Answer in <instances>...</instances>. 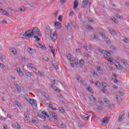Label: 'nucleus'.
I'll list each match as a JSON object with an SVG mask.
<instances>
[{"instance_id": "nucleus-1", "label": "nucleus", "mask_w": 129, "mask_h": 129, "mask_svg": "<svg viewBox=\"0 0 129 129\" xmlns=\"http://www.w3.org/2000/svg\"><path fill=\"white\" fill-rule=\"evenodd\" d=\"M25 34H23V37H28V38H33L34 35L42 37V33L40 32V29L38 27H34L31 30H29L25 32Z\"/></svg>"}, {"instance_id": "nucleus-2", "label": "nucleus", "mask_w": 129, "mask_h": 129, "mask_svg": "<svg viewBox=\"0 0 129 129\" xmlns=\"http://www.w3.org/2000/svg\"><path fill=\"white\" fill-rule=\"evenodd\" d=\"M98 51L99 52H100V53H101V54H102L103 57L105 58V59H106V60H108L109 62H111V63H112V62H113V61L110 60V58H108V57L110 56V53L102 49H98Z\"/></svg>"}, {"instance_id": "nucleus-3", "label": "nucleus", "mask_w": 129, "mask_h": 129, "mask_svg": "<svg viewBox=\"0 0 129 129\" xmlns=\"http://www.w3.org/2000/svg\"><path fill=\"white\" fill-rule=\"evenodd\" d=\"M39 116L40 118H42V119H45L46 118V116L49 117V115L47 114V113H46L45 111H42L41 113L39 115Z\"/></svg>"}, {"instance_id": "nucleus-4", "label": "nucleus", "mask_w": 129, "mask_h": 129, "mask_svg": "<svg viewBox=\"0 0 129 129\" xmlns=\"http://www.w3.org/2000/svg\"><path fill=\"white\" fill-rule=\"evenodd\" d=\"M27 101H29L30 104L32 105V106H35V107H37V103H36V100L33 99H26Z\"/></svg>"}, {"instance_id": "nucleus-5", "label": "nucleus", "mask_w": 129, "mask_h": 129, "mask_svg": "<svg viewBox=\"0 0 129 129\" xmlns=\"http://www.w3.org/2000/svg\"><path fill=\"white\" fill-rule=\"evenodd\" d=\"M89 3V0H84L82 3V8L84 9V8H85V7L88 5Z\"/></svg>"}, {"instance_id": "nucleus-6", "label": "nucleus", "mask_w": 129, "mask_h": 129, "mask_svg": "<svg viewBox=\"0 0 129 129\" xmlns=\"http://www.w3.org/2000/svg\"><path fill=\"white\" fill-rule=\"evenodd\" d=\"M15 71L17 72L20 76H24V73L21 71V69L20 68H16Z\"/></svg>"}, {"instance_id": "nucleus-7", "label": "nucleus", "mask_w": 129, "mask_h": 129, "mask_svg": "<svg viewBox=\"0 0 129 129\" xmlns=\"http://www.w3.org/2000/svg\"><path fill=\"white\" fill-rule=\"evenodd\" d=\"M71 24L72 25V26L75 28V29H79V27L78 26V25H77V24H76V23L75 22V21H71Z\"/></svg>"}, {"instance_id": "nucleus-8", "label": "nucleus", "mask_w": 129, "mask_h": 129, "mask_svg": "<svg viewBox=\"0 0 129 129\" xmlns=\"http://www.w3.org/2000/svg\"><path fill=\"white\" fill-rule=\"evenodd\" d=\"M103 123H108V121H109V119H110V117L108 116V117H105L103 118Z\"/></svg>"}, {"instance_id": "nucleus-9", "label": "nucleus", "mask_w": 129, "mask_h": 129, "mask_svg": "<svg viewBox=\"0 0 129 129\" xmlns=\"http://www.w3.org/2000/svg\"><path fill=\"white\" fill-rule=\"evenodd\" d=\"M28 66H29V67H30L32 70L37 71V69H36V67H35V65L33 64L32 63H28Z\"/></svg>"}, {"instance_id": "nucleus-10", "label": "nucleus", "mask_w": 129, "mask_h": 129, "mask_svg": "<svg viewBox=\"0 0 129 129\" xmlns=\"http://www.w3.org/2000/svg\"><path fill=\"white\" fill-rule=\"evenodd\" d=\"M36 47L37 48H40V49H42L43 50H46V49H47L46 46H43V45L40 43L36 44Z\"/></svg>"}, {"instance_id": "nucleus-11", "label": "nucleus", "mask_w": 129, "mask_h": 129, "mask_svg": "<svg viewBox=\"0 0 129 129\" xmlns=\"http://www.w3.org/2000/svg\"><path fill=\"white\" fill-rule=\"evenodd\" d=\"M108 30L111 35H113L114 36H115V35H116V32H115L112 28H108Z\"/></svg>"}, {"instance_id": "nucleus-12", "label": "nucleus", "mask_w": 129, "mask_h": 129, "mask_svg": "<svg viewBox=\"0 0 129 129\" xmlns=\"http://www.w3.org/2000/svg\"><path fill=\"white\" fill-rule=\"evenodd\" d=\"M51 39L53 40V41H55V40L57 39V33L56 32V31H54V33L52 34V36H51Z\"/></svg>"}, {"instance_id": "nucleus-13", "label": "nucleus", "mask_w": 129, "mask_h": 129, "mask_svg": "<svg viewBox=\"0 0 129 129\" xmlns=\"http://www.w3.org/2000/svg\"><path fill=\"white\" fill-rule=\"evenodd\" d=\"M54 27H55L56 29H60L61 28V23L60 22H56Z\"/></svg>"}, {"instance_id": "nucleus-14", "label": "nucleus", "mask_w": 129, "mask_h": 129, "mask_svg": "<svg viewBox=\"0 0 129 129\" xmlns=\"http://www.w3.org/2000/svg\"><path fill=\"white\" fill-rule=\"evenodd\" d=\"M91 38H92V39H94V40H99V39H98L99 36L96 34H93L91 35Z\"/></svg>"}, {"instance_id": "nucleus-15", "label": "nucleus", "mask_w": 129, "mask_h": 129, "mask_svg": "<svg viewBox=\"0 0 129 129\" xmlns=\"http://www.w3.org/2000/svg\"><path fill=\"white\" fill-rule=\"evenodd\" d=\"M74 2V10L77 9V7H78V1L75 0Z\"/></svg>"}, {"instance_id": "nucleus-16", "label": "nucleus", "mask_w": 129, "mask_h": 129, "mask_svg": "<svg viewBox=\"0 0 129 129\" xmlns=\"http://www.w3.org/2000/svg\"><path fill=\"white\" fill-rule=\"evenodd\" d=\"M14 104H15L16 105H17V106H18V107L20 109H22V105L21 104V103H20V102H19L18 101H15L14 102Z\"/></svg>"}, {"instance_id": "nucleus-17", "label": "nucleus", "mask_w": 129, "mask_h": 129, "mask_svg": "<svg viewBox=\"0 0 129 129\" xmlns=\"http://www.w3.org/2000/svg\"><path fill=\"white\" fill-rule=\"evenodd\" d=\"M123 118H124V114L120 115L118 117V122H120V121H121V120H122Z\"/></svg>"}, {"instance_id": "nucleus-18", "label": "nucleus", "mask_w": 129, "mask_h": 129, "mask_svg": "<svg viewBox=\"0 0 129 129\" xmlns=\"http://www.w3.org/2000/svg\"><path fill=\"white\" fill-rule=\"evenodd\" d=\"M79 64L80 67H83L84 66L85 61L84 59H81L79 60Z\"/></svg>"}, {"instance_id": "nucleus-19", "label": "nucleus", "mask_w": 129, "mask_h": 129, "mask_svg": "<svg viewBox=\"0 0 129 129\" xmlns=\"http://www.w3.org/2000/svg\"><path fill=\"white\" fill-rule=\"evenodd\" d=\"M28 51L30 53V54H35V49H32L31 48H28Z\"/></svg>"}, {"instance_id": "nucleus-20", "label": "nucleus", "mask_w": 129, "mask_h": 129, "mask_svg": "<svg viewBox=\"0 0 129 129\" xmlns=\"http://www.w3.org/2000/svg\"><path fill=\"white\" fill-rule=\"evenodd\" d=\"M121 62L124 65V66H127L128 65V63H127V61H125L124 59H121L120 60Z\"/></svg>"}, {"instance_id": "nucleus-21", "label": "nucleus", "mask_w": 129, "mask_h": 129, "mask_svg": "<svg viewBox=\"0 0 129 129\" xmlns=\"http://www.w3.org/2000/svg\"><path fill=\"white\" fill-rule=\"evenodd\" d=\"M90 99L92 101H93L94 102H95V101H96V98H95V97H94L93 95L90 96Z\"/></svg>"}, {"instance_id": "nucleus-22", "label": "nucleus", "mask_w": 129, "mask_h": 129, "mask_svg": "<svg viewBox=\"0 0 129 129\" xmlns=\"http://www.w3.org/2000/svg\"><path fill=\"white\" fill-rule=\"evenodd\" d=\"M84 47L86 50H90V48H91V45L89 44H86L84 45Z\"/></svg>"}, {"instance_id": "nucleus-23", "label": "nucleus", "mask_w": 129, "mask_h": 129, "mask_svg": "<svg viewBox=\"0 0 129 129\" xmlns=\"http://www.w3.org/2000/svg\"><path fill=\"white\" fill-rule=\"evenodd\" d=\"M10 51L14 55H16V54H17V49L15 48L10 49Z\"/></svg>"}, {"instance_id": "nucleus-24", "label": "nucleus", "mask_w": 129, "mask_h": 129, "mask_svg": "<svg viewBox=\"0 0 129 129\" xmlns=\"http://www.w3.org/2000/svg\"><path fill=\"white\" fill-rule=\"evenodd\" d=\"M67 57H68L69 60H70L71 62H73V59H72V58H71L72 56L70 53L68 54Z\"/></svg>"}, {"instance_id": "nucleus-25", "label": "nucleus", "mask_w": 129, "mask_h": 129, "mask_svg": "<svg viewBox=\"0 0 129 129\" xmlns=\"http://www.w3.org/2000/svg\"><path fill=\"white\" fill-rule=\"evenodd\" d=\"M26 75L28 77H32V76H33V74H32V73H31L30 72H26Z\"/></svg>"}, {"instance_id": "nucleus-26", "label": "nucleus", "mask_w": 129, "mask_h": 129, "mask_svg": "<svg viewBox=\"0 0 129 129\" xmlns=\"http://www.w3.org/2000/svg\"><path fill=\"white\" fill-rule=\"evenodd\" d=\"M51 114L53 117L55 118V119H57V117H58V115L56 114H55L54 112H51V114H50V115Z\"/></svg>"}, {"instance_id": "nucleus-27", "label": "nucleus", "mask_w": 129, "mask_h": 129, "mask_svg": "<svg viewBox=\"0 0 129 129\" xmlns=\"http://www.w3.org/2000/svg\"><path fill=\"white\" fill-rule=\"evenodd\" d=\"M115 16L117 18V19H120V20H123V17L120 16V15H118V14H115Z\"/></svg>"}, {"instance_id": "nucleus-28", "label": "nucleus", "mask_w": 129, "mask_h": 129, "mask_svg": "<svg viewBox=\"0 0 129 129\" xmlns=\"http://www.w3.org/2000/svg\"><path fill=\"white\" fill-rule=\"evenodd\" d=\"M66 28L68 31H71L72 28L71 27H70V24L69 23H68L67 25L66 26Z\"/></svg>"}, {"instance_id": "nucleus-29", "label": "nucleus", "mask_w": 129, "mask_h": 129, "mask_svg": "<svg viewBox=\"0 0 129 129\" xmlns=\"http://www.w3.org/2000/svg\"><path fill=\"white\" fill-rule=\"evenodd\" d=\"M97 72H99V73H102V70L101 69V68L100 67H97Z\"/></svg>"}, {"instance_id": "nucleus-30", "label": "nucleus", "mask_w": 129, "mask_h": 129, "mask_svg": "<svg viewBox=\"0 0 129 129\" xmlns=\"http://www.w3.org/2000/svg\"><path fill=\"white\" fill-rule=\"evenodd\" d=\"M116 67H117V69L118 70H123V67L121 66L120 64H118V66H116Z\"/></svg>"}, {"instance_id": "nucleus-31", "label": "nucleus", "mask_w": 129, "mask_h": 129, "mask_svg": "<svg viewBox=\"0 0 129 129\" xmlns=\"http://www.w3.org/2000/svg\"><path fill=\"white\" fill-rule=\"evenodd\" d=\"M49 108L52 110H56V108H54V105H53L52 104H49Z\"/></svg>"}, {"instance_id": "nucleus-32", "label": "nucleus", "mask_w": 129, "mask_h": 129, "mask_svg": "<svg viewBox=\"0 0 129 129\" xmlns=\"http://www.w3.org/2000/svg\"><path fill=\"white\" fill-rule=\"evenodd\" d=\"M43 96H44V97H45V98H46L47 100H49V95H48V94H47V93H43Z\"/></svg>"}, {"instance_id": "nucleus-33", "label": "nucleus", "mask_w": 129, "mask_h": 129, "mask_svg": "<svg viewBox=\"0 0 129 129\" xmlns=\"http://www.w3.org/2000/svg\"><path fill=\"white\" fill-rule=\"evenodd\" d=\"M111 20H112V21H113V22L114 23H115L116 24H118V21H117V19H115V18H114V17H112V18H111Z\"/></svg>"}, {"instance_id": "nucleus-34", "label": "nucleus", "mask_w": 129, "mask_h": 129, "mask_svg": "<svg viewBox=\"0 0 129 129\" xmlns=\"http://www.w3.org/2000/svg\"><path fill=\"white\" fill-rule=\"evenodd\" d=\"M60 127H61L62 129H67V127L66 126V125L63 123L61 124Z\"/></svg>"}, {"instance_id": "nucleus-35", "label": "nucleus", "mask_w": 129, "mask_h": 129, "mask_svg": "<svg viewBox=\"0 0 129 129\" xmlns=\"http://www.w3.org/2000/svg\"><path fill=\"white\" fill-rule=\"evenodd\" d=\"M24 116L26 119H29L30 117H29V114L28 113H24Z\"/></svg>"}, {"instance_id": "nucleus-36", "label": "nucleus", "mask_w": 129, "mask_h": 129, "mask_svg": "<svg viewBox=\"0 0 129 129\" xmlns=\"http://www.w3.org/2000/svg\"><path fill=\"white\" fill-rule=\"evenodd\" d=\"M74 63H75L76 65H78V64H79V62L78 61V58H75Z\"/></svg>"}, {"instance_id": "nucleus-37", "label": "nucleus", "mask_w": 129, "mask_h": 129, "mask_svg": "<svg viewBox=\"0 0 129 129\" xmlns=\"http://www.w3.org/2000/svg\"><path fill=\"white\" fill-rule=\"evenodd\" d=\"M38 37H39L38 35H35L34 36V38L35 39L36 41H37V42H39V41H40L41 39H40V38H38Z\"/></svg>"}, {"instance_id": "nucleus-38", "label": "nucleus", "mask_w": 129, "mask_h": 129, "mask_svg": "<svg viewBox=\"0 0 129 129\" xmlns=\"http://www.w3.org/2000/svg\"><path fill=\"white\" fill-rule=\"evenodd\" d=\"M100 35H101V36H102V39H105V37H106L105 33H104L103 32H100Z\"/></svg>"}, {"instance_id": "nucleus-39", "label": "nucleus", "mask_w": 129, "mask_h": 129, "mask_svg": "<svg viewBox=\"0 0 129 129\" xmlns=\"http://www.w3.org/2000/svg\"><path fill=\"white\" fill-rule=\"evenodd\" d=\"M15 127H16L17 129L21 128V125H20V124H19V123H16Z\"/></svg>"}, {"instance_id": "nucleus-40", "label": "nucleus", "mask_w": 129, "mask_h": 129, "mask_svg": "<svg viewBox=\"0 0 129 129\" xmlns=\"http://www.w3.org/2000/svg\"><path fill=\"white\" fill-rule=\"evenodd\" d=\"M86 29L89 30V31H91V30H92V28L91 27V26H90L89 25H86Z\"/></svg>"}, {"instance_id": "nucleus-41", "label": "nucleus", "mask_w": 129, "mask_h": 129, "mask_svg": "<svg viewBox=\"0 0 129 129\" xmlns=\"http://www.w3.org/2000/svg\"><path fill=\"white\" fill-rule=\"evenodd\" d=\"M95 84L96 87H100V83H99L98 82H96L95 83Z\"/></svg>"}, {"instance_id": "nucleus-42", "label": "nucleus", "mask_w": 129, "mask_h": 129, "mask_svg": "<svg viewBox=\"0 0 129 129\" xmlns=\"http://www.w3.org/2000/svg\"><path fill=\"white\" fill-rule=\"evenodd\" d=\"M123 41L125 42V43H128L129 40L128 39H127V38L124 37L123 39Z\"/></svg>"}, {"instance_id": "nucleus-43", "label": "nucleus", "mask_w": 129, "mask_h": 129, "mask_svg": "<svg viewBox=\"0 0 129 129\" xmlns=\"http://www.w3.org/2000/svg\"><path fill=\"white\" fill-rule=\"evenodd\" d=\"M105 41L107 44H110V40H109V38H107L106 39H105Z\"/></svg>"}, {"instance_id": "nucleus-44", "label": "nucleus", "mask_w": 129, "mask_h": 129, "mask_svg": "<svg viewBox=\"0 0 129 129\" xmlns=\"http://www.w3.org/2000/svg\"><path fill=\"white\" fill-rule=\"evenodd\" d=\"M87 90H88V91H89V92H91V93H93V90H92V89L90 87H88L87 88Z\"/></svg>"}, {"instance_id": "nucleus-45", "label": "nucleus", "mask_w": 129, "mask_h": 129, "mask_svg": "<svg viewBox=\"0 0 129 129\" xmlns=\"http://www.w3.org/2000/svg\"><path fill=\"white\" fill-rule=\"evenodd\" d=\"M115 96L117 100H120L121 101H122V99H121L120 97H117V95H115Z\"/></svg>"}, {"instance_id": "nucleus-46", "label": "nucleus", "mask_w": 129, "mask_h": 129, "mask_svg": "<svg viewBox=\"0 0 129 129\" xmlns=\"http://www.w3.org/2000/svg\"><path fill=\"white\" fill-rule=\"evenodd\" d=\"M84 56H86V58H90V55L88 54L87 53H84Z\"/></svg>"}, {"instance_id": "nucleus-47", "label": "nucleus", "mask_w": 129, "mask_h": 129, "mask_svg": "<svg viewBox=\"0 0 129 129\" xmlns=\"http://www.w3.org/2000/svg\"><path fill=\"white\" fill-rule=\"evenodd\" d=\"M53 66H54L55 70H58V69H59V67H58V66L57 64H53Z\"/></svg>"}, {"instance_id": "nucleus-48", "label": "nucleus", "mask_w": 129, "mask_h": 129, "mask_svg": "<svg viewBox=\"0 0 129 129\" xmlns=\"http://www.w3.org/2000/svg\"><path fill=\"white\" fill-rule=\"evenodd\" d=\"M51 52H52L53 56H55V49H54V48L51 49Z\"/></svg>"}, {"instance_id": "nucleus-49", "label": "nucleus", "mask_w": 129, "mask_h": 129, "mask_svg": "<svg viewBox=\"0 0 129 129\" xmlns=\"http://www.w3.org/2000/svg\"><path fill=\"white\" fill-rule=\"evenodd\" d=\"M59 110L60 112H61V113H65V110H64V109L60 108L59 109Z\"/></svg>"}, {"instance_id": "nucleus-50", "label": "nucleus", "mask_w": 129, "mask_h": 129, "mask_svg": "<svg viewBox=\"0 0 129 129\" xmlns=\"http://www.w3.org/2000/svg\"><path fill=\"white\" fill-rule=\"evenodd\" d=\"M0 67L1 68H3V69L5 68V66H4V64L1 62H0Z\"/></svg>"}, {"instance_id": "nucleus-51", "label": "nucleus", "mask_w": 129, "mask_h": 129, "mask_svg": "<svg viewBox=\"0 0 129 129\" xmlns=\"http://www.w3.org/2000/svg\"><path fill=\"white\" fill-rule=\"evenodd\" d=\"M62 19H63V16H60L58 18V21H59V22H61L62 21Z\"/></svg>"}, {"instance_id": "nucleus-52", "label": "nucleus", "mask_w": 129, "mask_h": 129, "mask_svg": "<svg viewBox=\"0 0 129 129\" xmlns=\"http://www.w3.org/2000/svg\"><path fill=\"white\" fill-rule=\"evenodd\" d=\"M1 13H2V14H5V13H7V11H6L4 9H1Z\"/></svg>"}, {"instance_id": "nucleus-53", "label": "nucleus", "mask_w": 129, "mask_h": 129, "mask_svg": "<svg viewBox=\"0 0 129 129\" xmlns=\"http://www.w3.org/2000/svg\"><path fill=\"white\" fill-rule=\"evenodd\" d=\"M102 86L103 87V88H105V87H106V84L105 82H102Z\"/></svg>"}, {"instance_id": "nucleus-54", "label": "nucleus", "mask_w": 129, "mask_h": 129, "mask_svg": "<svg viewBox=\"0 0 129 129\" xmlns=\"http://www.w3.org/2000/svg\"><path fill=\"white\" fill-rule=\"evenodd\" d=\"M78 17L79 19H81V17H82V14H81V13H79Z\"/></svg>"}, {"instance_id": "nucleus-55", "label": "nucleus", "mask_w": 129, "mask_h": 129, "mask_svg": "<svg viewBox=\"0 0 129 129\" xmlns=\"http://www.w3.org/2000/svg\"><path fill=\"white\" fill-rule=\"evenodd\" d=\"M73 15H74V12L72 11L70 12L69 16H70V17H72L73 16Z\"/></svg>"}, {"instance_id": "nucleus-56", "label": "nucleus", "mask_w": 129, "mask_h": 129, "mask_svg": "<svg viewBox=\"0 0 129 129\" xmlns=\"http://www.w3.org/2000/svg\"><path fill=\"white\" fill-rule=\"evenodd\" d=\"M89 117V116L87 114H86L84 116L85 119H88Z\"/></svg>"}, {"instance_id": "nucleus-57", "label": "nucleus", "mask_w": 129, "mask_h": 129, "mask_svg": "<svg viewBox=\"0 0 129 129\" xmlns=\"http://www.w3.org/2000/svg\"><path fill=\"white\" fill-rule=\"evenodd\" d=\"M119 93L120 94V95H121V96H123V95H124V93L121 91H119Z\"/></svg>"}, {"instance_id": "nucleus-58", "label": "nucleus", "mask_w": 129, "mask_h": 129, "mask_svg": "<svg viewBox=\"0 0 129 129\" xmlns=\"http://www.w3.org/2000/svg\"><path fill=\"white\" fill-rule=\"evenodd\" d=\"M104 102H105V103H106V102H109V101L108 100H107V98H105L104 99Z\"/></svg>"}, {"instance_id": "nucleus-59", "label": "nucleus", "mask_w": 129, "mask_h": 129, "mask_svg": "<svg viewBox=\"0 0 129 129\" xmlns=\"http://www.w3.org/2000/svg\"><path fill=\"white\" fill-rule=\"evenodd\" d=\"M20 11L21 12H25V11H26V8H21V9L20 10Z\"/></svg>"}, {"instance_id": "nucleus-60", "label": "nucleus", "mask_w": 129, "mask_h": 129, "mask_svg": "<svg viewBox=\"0 0 129 129\" xmlns=\"http://www.w3.org/2000/svg\"><path fill=\"white\" fill-rule=\"evenodd\" d=\"M44 129H50V128H49V126L47 125H45L44 126Z\"/></svg>"}, {"instance_id": "nucleus-61", "label": "nucleus", "mask_w": 129, "mask_h": 129, "mask_svg": "<svg viewBox=\"0 0 129 129\" xmlns=\"http://www.w3.org/2000/svg\"><path fill=\"white\" fill-rule=\"evenodd\" d=\"M21 60H22V61H25V60H29V59H26V57H22L21 58Z\"/></svg>"}, {"instance_id": "nucleus-62", "label": "nucleus", "mask_w": 129, "mask_h": 129, "mask_svg": "<svg viewBox=\"0 0 129 129\" xmlns=\"http://www.w3.org/2000/svg\"><path fill=\"white\" fill-rule=\"evenodd\" d=\"M97 108H98V109H99V110H102V107H101V106H97Z\"/></svg>"}, {"instance_id": "nucleus-63", "label": "nucleus", "mask_w": 129, "mask_h": 129, "mask_svg": "<svg viewBox=\"0 0 129 129\" xmlns=\"http://www.w3.org/2000/svg\"><path fill=\"white\" fill-rule=\"evenodd\" d=\"M39 75L41 77H44V73H40Z\"/></svg>"}, {"instance_id": "nucleus-64", "label": "nucleus", "mask_w": 129, "mask_h": 129, "mask_svg": "<svg viewBox=\"0 0 129 129\" xmlns=\"http://www.w3.org/2000/svg\"><path fill=\"white\" fill-rule=\"evenodd\" d=\"M1 59H3V60L6 59V56H5V55H2V56H1Z\"/></svg>"}]
</instances>
